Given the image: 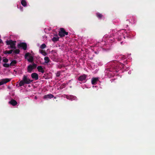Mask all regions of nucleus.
<instances>
[{
    "label": "nucleus",
    "mask_w": 155,
    "mask_h": 155,
    "mask_svg": "<svg viewBox=\"0 0 155 155\" xmlns=\"http://www.w3.org/2000/svg\"><path fill=\"white\" fill-rule=\"evenodd\" d=\"M33 80H31L28 78L27 76L24 75L22 80L20 81L19 83L20 86H23L25 84H29L32 82Z\"/></svg>",
    "instance_id": "1"
},
{
    "label": "nucleus",
    "mask_w": 155,
    "mask_h": 155,
    "mask_svg": "<svg viewBox=\"0 0 155 155\" xmlns=\"http://www.w3.org/2000/svg\"><path fill=\"white\" fill-rule=\"evenodd\" d=\"M5 42L7 45H10L8 47V49H16L15 45L16 42V41H13L12 40H7L5 41Z\"/></svg>",
    "instance_id": "2"
},
{
    "label": "nucleus",
    "mask_w": 155,
    "mask_h": 155,
    "mask_svg": "<svg viewBox=\"0 0 155 155\" xmlns=\"http://www.w3.org/2000/svg\"><path fill=\"white\" fill-rule=\"evenodd\" d=\"M68 32H66L64 28H60V31L59 32L58 35L61 37H64L65 35H68Z\"/></svg>",
    "instance_id": "3"
},
{
    "label": "nucleus",
    "mask_w": 155,
    "mask_h": 155,
    "mask_svg": "<svg viewBox=\"0 0 155 155\" xmlns=\"http://www.w3.org/2000/svg\"><path fill=\"white\" fill-rule=\"evenodd\" d=\"M18 48H22L24 50H25L27 49V45L25 42L21 43L18 45Z\"/></svg>",
    "instance_id": "4"
},
{
    "label": "nucleus",
    "mask_w": 155,
    "mask_h": 155,
    "mask_svg": "<svg viewBox=\"0 0 155 155\" xmlns=\"http://www.w3.org/2000/svg\"><path fill=\"white\" fill-rule=\"evenodd\" d=\"M11 79L10 78H7L1 79L0 81V86L10 81Z\"/></svg>",
    "instance_id": "5"
},
{
    "label": "nucleus",
    "mask_w": 155,
    "mask_h": 155,
    "mask_svg": "<svg viewBox=\"0 0 155 155\" xmlns=\"http://www.w3.org/2000/svg\"><path fill=\"white\" fill-rule=\"evenodd\" d=\"M31 55V54L29 53H26L25 55V58L26 59L27 57H30L28 59V61L30 62H32L33 61V57L30 56Z\"/></svg>",
    "instance_id": "6"
},
{
    "label": "nucleus",
    "mask_w": 155,
    "mask_h": 155,
    "mask_svg": "<svg viewBox=\"0 0 155 155\" xmlns=\"http://www.w3.org/2000/svg\"><path fill=\"white\" fill-rule=\"evenodd\" d=\"M87 77V75L85 74L80 76L78 78V80L79 81H82L84 80H86Z\"/></svg>",
    "instance_id": "7"
},
{
    "label": "nucleus",
    "mask_w": 155,
    "mask_h": 155,
    "mask_svg": "<svg viewBox=\"0 0 155 155\" xmlns=\"http://www.w3.org/2000/svg\"><path fill=\"white\" fill-rule=\"evenodd\" d=\"M31 76L32 78L35 79L36 80L38 79V74L36 73H32L31 75Z\"/></svg>",
    "instance_id": "8"
},
{
    "label": "nucleus",
    "mask_w": 155,
    "mask_h": 155,
    "mask_svg": "<svg viewBox=\"0 0 155 155\" xmlns=\"http://www.w3.org/2000/svg\"><path fill=\"white\" fill-rule=\"evenodd\" d=\"M98 81V78H93L91 79V83L93 85H95Z\"/></svg>",
    "instance_id": "9"
},
{
    "label": "nucleus",
    "mask_w": 155,
    "mask_h": 155,
    "mask_svg": "<svg viewBox=\"0 0 155 155\" xmlns=\"http://www.w3.org/2000/svg\"><path fill=\"white\" fill-rule=\"evenodd\" d=\"M8 103L13 106H15L17 104V102L15 100L12 99Z\"/></svg>",
    "instance_id": "10"
},
{
    "label": "nucleus",
    "mask_w": 155,
    "mask_h": 155,
    "mask_svg": "<svg viewBox=\"0 0 155 155\" xmlns=\"http://www.w3.org/2000/svg\"><path fill=\"white\" fill-rule=\"evenodd\" d=\"M54 97V95L51 94H49L46 95L44 96L43 98L45 99H47L48 98L51 99Z\"/></svg>",
    "instance_id": "11"
},
{
    "label": "nucleus",
    "mask_w": 155,
    "mask_h": 155,
    "mask_svg": "<svg viewBox=\"0 0 155 155\" xmlns=\"http://www.w3.org/2000/svg\"><path fill=\"white\" fill-rule=\"evenodd\" d=\"M66 97L68 99L72 100L74 99H75L76 97L71 95H66Z\"/></svg>",
    "instance_id": "12"
},
{
    "label": "nucleus",
    "mask_w": 155,
    "mask_h": 155,
    "mask_svg": "<svg viewBox=\"0 0 155 155\" xmlns=\"http://www.w3.org/2000/svg\"><path fill=\"white\" fill-rule=\"evenodd\" d=\"M37 69L39 72H41L42 73H44V70L41 66H38L37 68Z\"/></svg>",
    "instance_id": "13"
},
{
    "label": "nucleus",
    "mask_w": 155,
    "mask_h": 155,
    "mask_svg": "<svg viewBox=\"0 0 155 155\" xmlns=\"http://www.w3.org/2000/svg\"><path fill=\"white\" fill-rule=\"evenodd\" d=\"M27 71L29 73H31L32 70L34 69L33 68H32V66H31V65H29L27 67Z\"/></svg>",
    "instance_id": "14"
},
{
    "label": "nucleus",
    "mask_w": 155,
    "mask_h": 155,
    "mask_svg": "<svg viewBox=\"0 0 155 155\" xmlns=\"http://www.w3.org/2000/svg\"><path fill=\"white\" fill-rule=\"evenodd\" d=\"M39 52L44 56H45L47 55V53L44 50L40 49L39 50Z\"/></svg>",
    "instance_id": "15"
},
{
    "label": "nucleus",
    "mask_w": 155,
    "mask_h": 155,
    "mask_svg": "<svg viewBox=\"0 0 155 155\" xmlns=\"http://www.w3.org/2000/svg\"><path fill=\"white\" fill-rule=\"evenodd\" d=\"M56 36H58L57 35H56ZM59 38L58 37H54L52 39V41L54 42H55L56 41H58L59 40Z\"/></svg>",
    "instance_id": "16"
},
{
    "label": "nucleus",
    "mask_w": 155,
    "mask_h": 155,
    "mask_svg": "<svg viewBox=\"0 0 155 155\" xmlns=\"http://www.w3.org/2000/svg\"><path fill=\"white\" fill-rule=\"evenodd\" d=\"M13 51V50L12 49H11L9 51L6 50L3 52V53L5 54H11L12 53Z\"/></svg>",
    "instance_id": "17"
},
{
    "label": "nucleus",
    "mask_w": 155,
    "mask_h": 155,
    "mask_svg": "<svg viewBox=\"0 0 155 155\" xmlns=\"http://www.w3.org/2000/svg\"><path fill=\"white\" fill-rule=\"evenodd\" d=\"M17 61L16 60H13L11 61L10 64V66H15V64L17 63Z\"/></svg>",
    "instance_id": "18"
},
{
    "label": "nucleus",
    "mask_w": 155,
    "mask_h": 155,
    "mask_svg": "<svg viewBox=\"0 0 155 155\" xmlns=\"http://www.w3.org/2000/svg\"><path fill=\"white\" fill-rule=\"evenodd\" d=\"M21 3L24 7H25L27 5V3L25 0H21Z\"/></svg>",
    "instance_id": "19"
},
{
    "label": "nucleus",
    "mask_w": 155,
    "mask_h": 155,
    "mask_svg": "<svg viewBox=\"0 0 155 155\" xmlns=\"http://www.w3.org/2000/svg\"><path fill=\"white\" fill-rule=\"evenodd\" d=\"M96 15L99 19H101L103 16L102 15L99 13H96Z\"/></svg>",
    "instance_id": "20"
},
{
    "label": "nucleus",
    "mask_w": 155,
    "mask_h": 155,
    "mask_svg": "<svg viewBox=\"0 0 155 155\" xmlns=\"http://www.w3.org/2000/svg\"><path fill=\"white\" fill-rule=\"evenodd\" d=\"M44 60H45V62L46 63H48L50 61L49 58L48 57H45Z\"/></svg>",
    "instance_id": "21"
},
{
    "label": "nucleus",
    "mask_w": 155,
    "mask_h": 155,
    "mask_svg": "<svg viewBox=\"0 0 155 155\" xmlns=\"http://www.w3.org/2000/svg\"><path fill=\"white\" fill-rule=\"evenodd\" d=\"M2 61L3 62L5 63H6L8 62V60L7 58H5V57H4L3 58Z\"/></svg>",
    "instance_id": "22"
},
{
    "label": "nucleus",
    "mask_w": 155,
    "mask_h": 155,
    "mask_svg": "<svg viewBox=\"0 0 155 155\" xmlns=\"http://www.w3.org/2000/svg\"><path fill=\"white\" fill-rule=\"evenodd\" d=\"M14 53L15 54H19L20 52V50L19 49H15V50L13 51Z\"/></svg>",
    "instance_id": "23"
},
{
    "label": "nucleus",
    "mask_w": 155,
    "mask_h": 155,
    "mask_svg": "<svg viewBox=\"0 0 155 155\" xmlns=\"http://www.w3.org/2000/svg\"><path fill=\"white\" fill-rule=\"evenodd\" d=\"M3 66L4 67H5V68H8L10 66V64H7V63H4L3 64Z\"/></svg>",
    "instance_id": "24"
},
{
    "label": "nucleus",
    "mask_w": 155,
    "mask_h": 155,
    "mask_svg": "<svg viewBox=\"0 0 155 155\" xmlns=\"http://www.w3.org/2000/svg\"><path fill=\"white\" fill-rule=\"evenodd\" d=\"M46 47V46L45 44H43L42 45H41V46L40 48H41L42 49H43L45 48Z\"/></svg>",
    "instance_id": "25"
},
{
    "label": "nucleus",
    "mask_w": 155,
    "mask_h": 155,
    "mask_svg": "<svg viewBox=\"0 0 155 155\" xmlns=\"http://www.w3.org/2000/svg\"><path fill=\"white\" fill-rule=\"evenodd\" d=\"M31 66H32V68H33V69H34L36 68L37 66V64L33 63L32 64V65H31Z\"/></svg>",
    "instance_id": "26"
},
{
    "label": "nucleus",
    "mask_w": 155,
    "mask_h": 155,
    "mask_svg": "<svg viewBox=\"0 0 155 155\" xmlns=\"http://www.w3.org/2000/svg\"><path fill=\"white\" fill-rule=\"evenodd\" d=\"M61 74V72L60 71H58L56 74V76L57 77H59Z\"/></svg>",
    "instance_id": "27"
},
{
    "label": "nucleus",
    "mask_w": 155,
    "mask_h": 155,
    "mask_svg": "<svg viewBox=\"0 0 155 155\" xmlns=\"http://www.w3.org/2000/svg\"><path fill=\"white\" fill-rule=\"evenodd\" d=\"M3 41L2 40L0 39V43H2Z\"/></svg>",
    "instance_id": "28"
},
{
    "label": "nucleus",
    "mask_w": 155,
    "mask_h": 155,
    "mask_svg": "<svg viewBox=\"0 0 155 155\" xmlns=\"http://www.w3.org/2000/svg\"><path fill=\"white\" fill-rule=\"evenodd\" d=\"M2 59V58L1 56H0V64L1 63V61Z\"/></svg>",
    "instance_id": "29"
},
{
    "label": "nucleus",
    "mask_w": 155,
    "mask_h": 155,
    "mask_svg": "<svg viewBox=\"0 0 155 155\" xmlns=\"http://www.w3.org/2000/svg\"><path fill=\"white\" fill-rule=\"evenodd\" d=\"M35 98H36V97H35Z\"/></svg>",
    "instance_id": "30"
}]
</instances>
